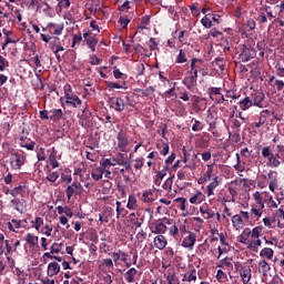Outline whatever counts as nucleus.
Returning <instances> with one entry per match:
<instances>
[{
    "mask_svg": "<svg viewBox=\"0 0 284 284\" xmlns=\"http://www.w3.org/2000/svg\"><path fill=\"white\" fill-rule=\"evenodd\" d=\"M251 100L256 108H267V101H265V93L263 92H256Z\"/></svg>",
    "mask_w": 284,
    "mask_h": 284,
    "instance_id": "nucleus-10",
    "label": "nucleus"
},
{
    "mask_svg": "<svg viewBox=\"0 0 284 284\" xmlns=\"http://www.w3.org/2000/svg\"><path fill=\"white\" fill-rule=\"evenodd\" d=\"M207 170L204 173L206 181H212V174H214V164H207Z\"/></svg>",
    "mask_w": 284,
    "mask_h": 284,
    "instance_id": "nucleus-53",
    "label": "nucleus"
},
{
    "mask_svg": "<svg viewBox=\"0 0 284 284\" xmlns=\"http://www.w3.org/2000/svg\"><path fill=\"white\" fill-rule=\"evenodd\" d=\"M168 225H172V220L168 217H163L162 220H158L149 225V230L152 234H165L168 232Z\"/></svg>",
    "mask_w": 284,
    "mask_h": 284,
    "instance_id": "nucleus-3",
    "label": "nucleus"
},
{
    "mask_svg": "<svg viewBox=\"0 0 284 284\" xmlns=\"http://www.w3.org/2000/svg\"><path fill=\"white\" fill-rule=\"evenodd\" d=\"M264 209H265V203L253 204L251 207V217L256 219V221H258V219H261V216H263Z\"/></svg>",
    "mask_w": 284,
    "mask_h": 284,
    "instance_id": "nucleus-11",
    "label": "nucleus"
},
{
    "mask_svg": "<svg viewBox=\"0 0 284 284\" xmlns=\"http://www.w3.org/2000/svg\"><path fill=\"white\" fill-rule=\"evenodd\" d=\"M112 258L114 263H116L118 261H122V263H128V254H125V252L121 250H119L118 252H114L112 254Z\"/></svg>",
    "mask_w": 284,
    "mask_h": 284,
    "instance_id": "nucleus-32",
    "label": "nucleus"
},
{
    "mask_svg": "<svg viewBox=\"0 0 284 284\" xmlns=\"http://www.w3.org/2000/svg\"><path fill=\"white\" fill-rule=\"evenodd\" d=\"M153 245L156 250H165V247H168V239H165L163 234H160L154 237Z\"/></svg>",
    "mask_w": 284,
    "mask_h": 284,
    "instance_id": "nucleus-18",
    "label": "nucleus"
},
{
    "mask_svg": "<svg viewBox=\"0 0 284 284\" xmlns=\"http://www.w3.org/2000/svg\"><path fill=\"white\" fill-rule=\"evenodd\" d=\"M106 88L108 90L112 91V90H128V84L125 83V81H123L122 83H116V82H106Z\"/></svg>",
    "mask_w": 284,
    "mask_h": 284,
    "instance_id": "nucleus-29",
    "label": "nucleus"
},
{
    "mask_svg": "<svg viewBox=\"0 0 284 284\" xmlns=\"http://www.w3.org/2000/svg\"><path fill=\"white\" fill-rule=\"evenodd\" d=\"M143 203H154L156 201V191L154 189H148L142 193Z\"/></svg>",
    "mask_w": 284,
    "mask_h": 284,
    "instance_id": "nucleus-17",
    "label": "nucleus"
},
{
    "mask_svg": "<svg viewBox=\"0 0 284 284\" xmlns=\"http://www.w3.org/2000/svg\"><path fill=\"white\" fill-rule=\"evenodd\" d=\"M240 276L244 284L250 283L252 278V268H250V266H244V270L240 272Z\"/></svg>",
    "mask_w": 284,
    "mask_h": 284,
    "instance_id": "nucleus-28",
    "label": "nucleus"
},
{
    "mask_svg": "<svg viewBox=\"0 0 284 284\" xmlns=\"http://www.w3.org/2000/svg\"><path fill=\"white\" fill-rule=\"evenodd\" d=\"M196 81H199V75H196V73H191V75L184 78V80L182 81L183 85H185V88L187 90H192L194 88H196Z\"/></svg>",
    "mask_w": 284,
    "mask_h": 284,
    "instance_id": "nucleus-16",
    "label": "nucleus"
},
{
    "mask_svg": "<svg viewBox=\"0 0 284 284\" xmlns=\"http://www.w3.org/2000/svg\"><path fill=\"white\" fill-rule=\"evenodd\" d=\"M49 114L50 121H53V123H59L63 119V110L61 109H52L49 111Z\"/></svg>",
    "mask_w": 284,
    "mask_h": 284,
    "instance_id": "nucleus-24",
    "label": "nucleus"
},
{
    "mask_svg": "<svg viewBox=\"0 0 284 284\" xmlns=\"http://www.w3.org/2000/svg\"><path fill=\"white\" fill-rule=\"evenodd\" d=\"M168 284H181V281L176 277V273L173 270H169L166 274H164Z\"/></svg>",
    "mask_w": 284,
    "mask_h": 284,
    "instance_id": "nucleus-27",
    "label": "nucleus"
},
{
    "mask_svg": "<svg viewBox=\"0 0 284 284\" xmlns=\"http://www.w3.org/2000/svg\"><path fill=\"white\" fill-rule=\"evenodd\" d=\"M138 271L136 268L132 267L125 273V281L126 283H134V276H136Z\"/></svg>",
    "mask_w": 284,
    "mask_h": 284,
    "instance_id": "nucleus-41",
    "label": "nucleus"
},
{
    "mask_svg": "<svg viewBox=\"0 0 284 284\" xmlns=\"http://www.w3.org/2000/svg\"><path fill=\"white\" fill-rule=\"evenodd\" d=\"M135 70H136V77H143V74H145V64L138 63L135 65Z\"/></svg>",
    "mask_w": 284,
    "mask_h": 284,
    "instance_id": "nucleus-60",
    "label": "nucleus"
},
{
    "mask_svg": "<svg viewBox=\"0 0 284 284\" xmlns=\"http://www.w3.org/2000/svg\"><path fill=\"white\" fill-rule=\"evenodd\" d=\"M9 163H10L11 170H21V168L26 165V155L19 152L11 153Z\"/></svg>",
    "mask_w": 284,
    "mask_h": 284,
    "instance_id": "nucleus-4",
    "label": "nucleus"
},
{
    "mask_svg": "<svg viewBox=\"0 0 284 284\" xmlns=\"http://www.w3.org/2000/svg\"><path fill=\"white\" fill-rule=\"evenodd\" d=\"M135 239L138 241V243H143V241H145V239H148V233L143 230H141L136 235Z\"/></svg>",
    "mask_w": 284,
    "mask_h": 284,
    "instance_id": "nucleus-62",
    "label": "nucleus"
},
{
    "mask_svg": "<svg viewBox=\"0 0 284 284\" xmlns=\"http://www.w3.org/2000/svg\"><path fill=\"white\" fill-rule=\"evenodd\" d=\"M240 57L244 63H247V61H252L256 57V49L250 45H243Z\"/></svg>",
    "mask_w": 284,
    "mask_h": 284,
    "instance_id": "nucleus-9",
    "label": "nucleus"
},
{
    "mask_svg": "<svg viewBox=\"0 0 284 284\" xmlns=\"http://www.w3.org/2000/svg\"><path fill=\"white\" fill-rule=\"evenodd\" d=\"M191 123H193L192 125V130L193 132H201V130H203V123L196 119H192Z\"/></svg>",
    "mask_w": 284,
    "mask_h": 284,
    "instance_id": "nucleus-49",
    "label": "nucleus"
},
{
    "mask_svg": "<svg viewBox=\"0 0 284 284\" xmlns=\"http://www.w3.org/2000/svg\"><path fill=\"white\" fill-rule=\"evenodd\" d=\"M221 185V181L219 180V175L213 178V181L206 186L207 196H214V190Z\"/></svg>",
    "mask_w": 284,
    "mask_h": 284,
    "instance_id": "nucleus-21",
    "label": "nucleus"
},
{
    "mask_svg": "<svg viewBox=\"0 0 284 284\" xmlns=\"http://www.w3.org/2000/svg\"><path fill=\"white\" fill-rule=\"evenodd\" d=\"M260 256H261V258H267V261H272V258H274V250H272L270 247H264L260 252Z\"/></svg>",
    "mask_w": 284,
    "mask_h": 284,
    "instance_id": "nucleus-37",
    "label": "nucleus"
},
{
    "mask_svg": "<svg viewBox=\"0 0 284 284\" xmlns=\"http://www.w3.org/2000/svg\"><path fill=\"white\" fill-rule=\"evenodd\" d=\"M221 267H223V270H227V272H231V270H234V264H232L230 257H225L222 260Z\"/></svg>",
    "mask_w": 284,
    "mask_h": 284,
    "instance_id": "nucleus-46",
    "label": "nucleus"
},
{
    "mask_svg": "<svg viewBox=\"0 0 284 284\" xmlns=\"http://www.w3.org/2000/svg\"><path fill=\"white\" fill-rule=\"evenodd\" d=\"M7 192H9V194H11V196H14V197H17V196H24V194H26V186L18 185V186H16L12 190L8 189Z\"/></svg>",
    "mask_w": 284,
    "mask_h": 284,
    "instance_id": "nucleus-30",
    "label": "nucleus"
},
{
    "mask_svg": "<svg viewBox=\"0 0 284 284\" xmlns=\"http://www.w3.org/2000/svg\"><path fill=\"white\" fill-rule=\"evenodd\" d=\"M61 250H63V243H53L50 247L51 254H60Z\"/></svg>",
    "mask_w": 284,
    "mask_h": 284,
    "instance_id": "nucleus-50",
    "label": "nucleus"
},
{
    "mask_svg": "<svg viewBox=\"0 0 284 284\" xmlns=\"http://www.w3.org/2000/svg\"><path fill=\"white\" fill-rule=\"evenodd\" d=\"M240 105V110H243V112H245V110H250V108H252L253 102H252V98L250 97H245L242 101L239 102Z\"/></svg>",
    "mask_w": 284,
    "mask_h": 284,
    "instance_id": "nucleus-33",
    "label": "nucleus"
},
{
    "mask_svg": "<svg viewBox=\"0 0 284 284\" xmlns=\"http://www.w3.org/2000/svg\"><path fill=\"white\" fill-rule=\"evenodd\" d=\"M118 146L116 150L120 152H128V145H130V141L128 140V133L123 130H120L118 135Z\"/></svg>",
    "mask_w": 284,
    "mask_h": 284,
    "instance_id": "nucleus-6",
    "label": "nucleus"
},
{
    "mask_svg": "<svg viewBox=\"0 0 284 284\" xmlns=\"http://www.w3.org/2000/svg\"><path fill=\"white\" fill-rule=\"evenodd\" d=\"M219 94H221V88L212 87L209 89V97L212 101H214V98L219 97Z\"/></svg>",
    "mask_w": 284,
    "mask_h": 284,
    "instance_id": "nucleus-54",
    "label": "nucleus"
},
{
    "mask_svg": "<svg viewBox=\"0 0 284 284\" xmlns=\"http://www.w3.org/2000/svg\"><path fill=\"white\" fill-rule=\"evenodd\" d=\"M268 83H271V84L273 83V85H274V88H276L277 92H281V90H283V88H284V79L278 80L274 75H270Z\"/></svg>",
    "mask_w": 284,
    "mask_h": 284,
    "instance_id": "nucleus-31",
    "label": "nucleus"
},
{
    "mask_svg": "<svg viewBox=\"0 0 284 284\" xmlns=\"http://www.w3.org/2000/svg\"><path fill=\"white\" fill-rule=\"evenodd\" d=\"M49 161H50V163H51L53 170H55V168H59V162L57 161V154L51 153V154L49 155Z\"/></svg>",
    "mask_w": 284,
    "mask_h": 284,
    "instance_id": "nucleus-63",
    "label": "nucleus"
},
{
    "mask_svg": "<svg viewBox=\"0 0 284 284\" xmlns=\"http://www.w3.org/2000/svg\"><path fill=\"white\" fill-rule=\"evenodd\" d=\"M175 63H187V54L183 52V49L180 50Z\"/></svg>",
    "mask_w": 284,
    "mask_h": 284,
    "instance_id": "nucleus-48",
    "label": "nucleus"
},
{
    "mask_svg": "<svg viewBox=\"0 0 284 284\" xmlns=\"http://www.w3.org/2000/svg\"><path fill=\"white\" fill-rule=\"evenodd\" d=\"M175 203H178L179 210H181L182 212H185L186 210L185 203H187V200H185V197H176Z\"/></svg>",
    "mask_w": 284,
    "mask_h": 284,
    "instance_id": "nucleus-52",
    "label": "nucleus"
},
{
    "mask_svg": "<svg viewBox=\"0 0 284 284\" xmlns=\"http://www.w3.org/2000/svg\"><path fill=\"white\" fill-rule=\"evenodd\" d=\"M261 234H263V226H255L252 230L246 227L237 236V241L242 243V245H246L247 250H251V252H258V247L263 245Z\"/></svg>",
    "mask_w": 284,
    "mask_h": 284,
    "instance_id": "nucleus-1",
    "label": "nucleus"
},
{
    "mask_svg": "<svg viewBox=\"0 0 284 284\" xmlns=\"http://www.w3.org/2000/svg\"><path fill=\"white\" fill-rule=\"evenodd\" d=\"M232 225L236 231L243 230L245 227V221H243V216H241V214L233 215Z\"/></svg>",
    "mask_w": 284,
    "mask_h": 284,
    "instance_id": "nucleus-19",
    "label": "nucleus"
},
{
    "mask_svg": "<svg viewBox=\"0 0 284 284\" xmlns=\"http://www.w3.org/2000/svg\"><path fill=\"white\" fill-rule=\"evenodd\" d=\"M3 34H4V43H2V50H6V48H8L9 43H19V39H17L14 37V33H12V31L10 30H2Z\"/></svg>",
    "mask_w": 284,
    "mask_h": 284,
    "instance_id": "nucleus-13",
    "label": "nucleus"
},
{
    "mask_svg": "<svg viewBox=\"0 0 284 284\" xmlns=\"http://www.w3.org/2000/svg\"><path fill=\"white\" fill-rule=\"evenodd\" d=\"M275 216L277 219V227L283 230V227H284V210L283 209H278L276 211V213H275Z\"/></svg>",
    "mask_w": 284,
    "mask_h": 284,
    "instance_id": "nucleus-40",
    "label": "nucleus"
},
{
    "mask_svg": "<svg viewBox=\"0 0 284 284\" xmlns=\"http://www.w3.org/2000/svg\"><path fill=\"white\" fill-rule=\"evenodd\" d=\"M45 179L47 181H50V183H57V180L59 179V172H49Z\"/></svg>",
    "mask_w": 284,
    "mask_h": 284,
    "instance_id": "nucleus-59",
    "label": "nucleus"
},
{
    "mask_svg": "<svg viewBox=\"0 0 284 284\" xmlns=\"http://www.w3.org/2000/svg\"><path fill=\"white\" fill-rule=\"evenodd\" d=\"M115 161V165H122L128 162L125 153H118Z\"/></svg>",
    "mask_w": 284,
    "mask_h": 284,
    "instance_id": "nucleus-51",
    "label": "nucleus"
},
{
    "mask_svg": "<svg viewBox=\"0 0 284 284\" xmlns=\"http://www.w3.org/2000/svg\"><path fill=\"white\" fill-rule=\"evenodd\" d=\"M262 156L263 159H267L266 165H268V168H280L281 163H283L281 160V155H278V153H273L272 149L270 146H264L262 149Z\"/></svg>",
    "mask_w": 284,
    "mask_h": 284,
    "instance_id": "nucleus-2",
    "label": "nucleus"
},
{
    "mask_svg": "<svg viewBox=\"0 0 284 284\" xmlns=\"http://www.w3.org/2000/svg\"><path fill=\"white\" fill-rule=\"evenodd\" d=\"M100 165H102V170H108V168H112L116 165V163H112L111 159H104L100 162Z\"/></svg>",
    "mask_w": 284,
    "mask_h": 284,
    "instance_id": "nucleus-56",
    "label": "nucleus"
},
{
    "mask_svg": "<svg viewBox=\"0 0 284 284\" xmlns=\"http://www.w3.org/2000/svg\"><path fill=\"white\" fill-rule=\"evenodd\" d=\"M91 178L93 181H101L103 179V168H97L92 171Z\"/></svg>",
    "mask_w": 284,
    "mask_h": 284,
    "instance_id": "nucleus-42",
    "label": "nucleus"
},
{
    "mask_svg": "<svg viewBox=\"0 0 284 284\" xmlns=\"http://www.w3.org/2000/svg\"><path fill=\"white\" fill-rule=\"evenodd\" d=\"M270 270H272V267L270 266L267 261L262 260V261L258 262V264H257V272L260 274H263L264 276H267V272H270Z\"/></svg>",
    "mask_w": 284,
    "mask_h": 284,
    "instance_id": "nucleus-26",
    "label": "nucleus"
},
{
    "mask_svg": "<svg viewBox=\"0 0 284 284\" xmlns=\"http://www.w3.org/2000/svg\"><path fill=\"white\" fill-rule=\"evenodd\" d=\"M206 123L210 130H216V118H214L212 111H207Z\"/></svg>",
    "mask_w": 284,
    "mask_h": 284,
    "instance_id": "nucleus-39",
    "label": "nucleus"
},
{
    "mask_svg": "<svg viewBox=\"0 0 284 284\" xmlns=\"http://www.w3.org/2000/svg\"><path fill=\"white\" fill-rule=\"evenodd\" d=\"M10 203L16 205L14 210L20 214H23V210L28 207V202L24 199L11 200Z\"/></svg>",
    "mask_w": 284,
    "mask_h": 284,
    "instance_id": "nucleus-22",
    "label": "nucleus"
},
{
    "mask_svg": "<svg viewBox=\"0 0 284 284\" xmlns=\"http://www.w3.org/2000/svg\"><path fill=\"white\" fill-rule=\"evenodd\" d=\"M182 281L184 283H192V281H196V268H192L186 274H184Z\"/></svg>",
    "mask_w": 284,
    "mask_h": 284,
    "instance_id": "nucleus-38",
    "label": "nucleus"
},
{
    "mask_svg": "<svg viewBox=\"0 0 284 284\" xmlns=\"http://www.w3.org/2000/svg\"><path fill=\"white\" fill-rule=\"evenodd\" d=\"M227 191H229V194L231 195L229 203H236V197L239 196V191H236V187L229 186Z\"/></svg>",
    "mask_w": 284,
    "mask_h": 284,
    "instance_id": "nucleus-45",
    "label": "nucleus"
},
{
    "mask_svg": "<svg viewBox=\"0 0 284 284\" xmlns=\"http://www.w3.org/2000/svg\"><path fill=\"white\" fill-rule=\"evenodd\" d=\"M63 91H64V97H61V99H65L68 97L74 95V91H72V85H70V84H65L63 87Z\"/></svg>",
    "mask_w": 284,
    "mask_h": 284,
    "instance_id": "nucleus-58",
    "label": "nucleus"
},
{
    "mask_svg": "<svg viewBox=\"0 0 284 284\" xmlns=\"http://www.w3.org/2000/svg\"><path fill=\"white\" fill-rule=\"evenodd\" d=\"M229 136L234 143L241 142V131H230L229 129Z\"/></svg>",
    "mask_w": 284,
    "mask_h": 284,
    "instance_id": "nucleus-47",
    "label": "nucleus"
},
{
    "mask_svg": "<svg viewBox=\"0 0 284 284\" xmlns=\"http://www.w3.org/2000/svg\"><path fill=\"white\" fill-rule=\"evenodd\" d=\"M82 192H83V186L81 185V183H78V182H73L71 185H68L65 189L68 201H70V199H72L73 195L81 196Z\"/></svg>",
    "mask_w": 284,
    "mask_h": 284,
    "instance_id": "nucleus-7",
    "label": "nucleus"
},
{
    "mask_svg": "<svg viewBox=\"0 0 284 284\" xmlns=\"http://www.w3.org/2000/svg\"><path fill=\"white\" fill-rule=\"evenodd\" d=\"M60 103L62 108H65V105L69 108H81V105H83V101L77 94L69 95L67 98H60Z\"/></svg>",
    "mask_w": 284,
    "mask_h": 284,
    "instance_id": "nucleus-5",
    "label": "nucleus"
},
{
    "mask_svg": "<svg viewBox=\"0 0 284 284\" xmlns=\"http://www.w3.org/2000/svg\"><path fill=\"white\" fill-rule=\"evenodd\" d=\"M189 201L192 203V205H199L205 201V194L197 192L195 195L191 196Z\"/></svg>",
    "mask_w": 284,
    "mask_h": 284,
    "instance_id": "nucleus-34",
    "label": "nucleus"
},
{
    "mask_svg": "<svg viewBox=\"0 0 284 284\" xmlns=\"http://www.w3.org/2000/svg\"><path fill=\"white\" fill-rule=\"evenodd\" d=\"M126 207L128 210H136L139 207V204L136 202V196L129 195Z\"/></svg>",
    "mask_w": 284,
    "mask_h": 284,
    "instance_id": "nucleus-43",
    "label": "nucleus"
},
{
    "mask_svg": "<svg viewBox=\"0 0 284 284\" xmlns=\"http://www.w3.org/2000/svg\"><path fill=\"white\" fill-rule=\"evenodd\" d=\"M65 26H63V23H49L47 26V30L48 32H50L51 34H55V37H61V34H63V30H64Z\"/></svg>",
    "mask_w": 284,
    "mask_h": 284,
    "instance_id": "nucleus-14",
    "label": "nucleus"
},
{
    "mask_svg": "<svg viewBox=\"0 0 284 284\" xmlns=\"http://www.w3.org/2000/svg\"><path fill=\"white\" fill-rule=\"evenodd\" d=\"M196 243V234L193 232H189V235L183 239L182 247L186 250H194V244Z\"/></svg>",
    "mask_w": 284,
    "mask_h": 284,
    "instance_id": "nucleus-12",
    "label": "nucleus"
},
{
    "mask_svg": "<svg viewBox=\"0 0 284 284\" xmlns=\"http://www.w3.org/2000/svg\"><path fill=\"white\" fill-rule=\"evenodd\" d=\"M213 63H215V65H217V68H220V70H225V59L219 57L215 58Z\"/></svg>",
    "mask_w": 284,
    "mask_h": 284,
    "instance_id": "nucleus-61",
    "label": "nucleus"
},
{
    "mask_svg": "<svg viewBox=\"0 0 284 284\" xmlns=\"http://www.w3.org/2000/svg\"><path fill=\"white\" fill-rule=\"evenodd\" d=\"M275 74L276 77H281L282 79H284V68L281 65V63H276Z\"/></svg>",
    "mask_w": 284,
    "mask_h": 284,
    "instance_id": "nucleus-64",
    "label": "nucleus"
},
{
    "mask_svg": "<svg viewBox=\"0 0 284 284\" xmlns=\"http://www.w3.org/2000/svg\"><path fill=\"white\" fill-rule=\"evenodd\" d=\"M197 154L190 155L189 154V163L184 165V170H196L197 164H196V159Z\"/></svg>",
    "mask_w": 284,
    "mask_h": 284,
    "instance_id": "nucleus-35",
    "label": "nucleus"
},
{
    "mask_svg": "<svg viewBox=\"0 0 284 284\" xmlns=\"http://www.w3.org/2000/svg\"><path fill=\"white\" fill-rule=\"evenodd\" d=\"M109 105L112 110H115V112H123L128 104L123 98L112 97L109 99Z\"/></svg>",
    "mask_w": 284,
    "mask_h": 284,
    "instance_id": "nucleus-8",
    "label": "nucleus"
},
{
    "mask_svg": "<svg viewBox=\"0 0 284 284\" xmlns=\"http://www.w3.org/2000/svg\"><path fill=\"white\" fill-rule=\"evenodd\" d=\"M203 65V59L193 58L191 60V74L199 75V70Z\"/></svg>",
    "mask_w": 284,
    "mask_h": 284,
    "instance_id": "nucleus-23",
    "label": "nucleus"
},
{
    "mask_svg": "<svg viewBox=\"0 0 284 284\" xmlns=\"http://www.w3.org/2000/svg\"><path fill=\"white\" fill-rule=\"evenodd\" d=\"M59 272H61V265H59V263L50 262L48 264V268H47L48 276H50V277L57 276V274H59Z\"/></svg>",
    "mask_w": 284,
    "mask_h": 284,
    "instance_id": "nucleus-20",
    "label": "nucleus"
},
{
    "mask_svg": "<svg viewBox=\"0 0 284 284\" xmlns=\"http://www.w3.org/2000/svg\"><path fill=\"white\" fill-rule=\"evenodd\" d=\"M243 125V122L239 121L237 119L232 120L231 129L233 132H241V126Z\"/></svg>",
    "mask_w": 284,
    "mask_h": 284,
    "instance_id": "nucleus-57",
    "label": "nucleus"
},
{
    "mask_svg": "<svg viewBox=\"0 0 284 284\" xmlns=\"http://www.w3.org/2000/svg\"><path fill=\"white\" fill-rule=\"evenodd\" d=\"M26 243L30 245L31 247H34L36 245H39V236L33 235L31 233H28L24 237Z\"/></svg>",
    "mask_w": 284,
    "mask_h": 284,
    "instance_id": "nucleus-36",
    "label": "nucleus"
},
{
    "mask_svg": "<svg viewBox=\"0 0 284 284\" xmlns=\"http://www.w3.org/2000/svg\"><path fill=\"white\" fill-rule=\"evenodd\" d=\"M201 23H202L203 28H206V29L212 28V13L205 14L202 18Z\"/></svg>",
    "mask_w": 284,
    "mask_h": 284,
    "instance_id": "nucleus-44",
    "label": "nucleus"
},
{
    "mask_svg": "<svg viewBox=\"0 0 284 284\" xmlns=\"http://www.w3.org/2000/svg\"><path fill=\"white\" fill-rule=\"evenodd\" d=\"M80 121H90L92 118V112L90 111V105H88V102L84 103V108L82 109V112L78 114Z\"/></svg>",
    "mask_w": 284,
    "mask_h": 284,
    "instance_id": "nucleus-25",
    "label": "nucleus"
},
{
    "mask_svg": "<svg viewBox=\"0 0 284 284\" xmlns=\"http://www.w3.org/2000/svg\"><path fill=\"white\" fill-rule=\"evenodd\" d=\"M6 68H10V62L3 55H0V72H6Z\"/></svg>",
    "mask_w": 284,
    "mask_h": 284,
    "instance_id": "nucleus-55",
    "label": "nucleus"
},
{
    "mask_svg": "<svg viewBox=\"0 0 284 284\" xmlns=\"http://www.w3.org/2000/svg\"><path fill=\"white\" fill-rule=\"evenodd\" d=\"M19 145L20 148H26V150H29L30 152H34V146L37 145V142L32 141L28 136H20Z\"/></svg>",
    "mask_w": 284,
    "mask_h": 284,
    "instance_id": "nucleus-15",
    "label": "nucleus"
}]
</instances>
